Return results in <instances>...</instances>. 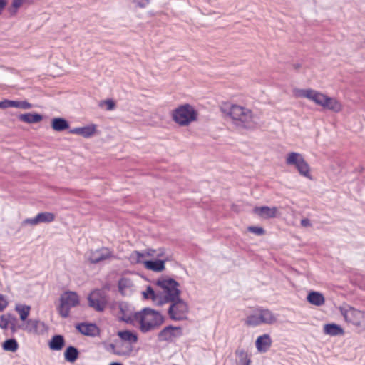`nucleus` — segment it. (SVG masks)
<instances>
[{"label":"nucleus","mask_w":365,"mask_h":365,"mask_svg":"<svg viewBox=\"0 0 365 365\" xmlns=\"http://www.w3.org/2000/svg\"><path fill=\"white\" fill-rule=\"evenodd\" d=\"M262 322L259 319V314H250L245 319V324L251 327H257L262 324Z\"/></svg>","instance_id":"c9c22d12"},{"label":"nucleus","mask_w":365,"mask_h":365,"mask_svg":"<svg viewBox=\"0 0 365 365\" xmlns=\"http://www.w3.org/2000/svg\"><path fill=\"white\" fill-rule=\"evenodd\" d=\"M247 231L257 236H262L266 232L265 230L260 226H249L247 227Z\"/></svg>","instance_id":"e433bc0d"},{"label":"nucleus","mask_w":365,"mask_h":365,"mask_svg":"<svg viewBox=\"0 0 365 365\" xmlns=\"http://www.w3.org/2000/svg\"><path fill=\"white\" fill-rule=\"evenodd\" d=\"M11 100L6 99V98L4 99L2 101L1 109L11 108Z\"/></svg>","instance_id":"09e8293b"},{"label":"nucleus","mask_w":365,"mask_h":365,"mask_svg":"<svg viewBox=\"0 0 365 365\" xmlns=\"http://www.w3.org/2000/svg\"><path fill=\"white\" fill-rule=\"evenodd\" d=\"M51 127L56 132H62L70 128V123L63 117H55L51 120Z\"/></svg>","instance_id":"4be33fe9"},{"label":"nucleus","mask_w":365,"mask_h":365,"mask_svg":"<svg viewBox=\"0 0 365 365\" xmlns=\"http://www.w3.org/2000/svg\"><path fill=\"white\" fill-rule=\"evenodd\" d=\"M106 350L119 356H130L133 351V346H125L124 349H120L118 345V340H115V344H110L106 348Z\"/></svg>","instance_id":"a211bd4d"},{"label":"nucleus","mask_w":365,"mask_h":365,"mask_svg":"<svg viewBox=\"0 0 365 365\" xmlns=\"http://www.w3.org/2000/svg\"><path fill=\"white\" fill-rule=\"evenodd\" d=\"M7 4V0H0V15H1L3 11L5 9Z\"/></svg>","instance_id":"864d4df0"},{"label":"nucleus","mask_w":365,"mask_h":365,"mask_svg":"<svg viewBox=\"0 0 365 365\" xmlns=\"http://www.w3.org/2000/svg\"><path fill=\"white\" fill-rule=\"evenodd\" d=\"M103 105L106 106L107 110H113L116 107L115 101L112 98H108L103 101H101L99 103V106H101Z\"/></svg>","instance_id":"4c0bfd02"},{"label":"nucleus","mask_w":365,"mask_h":365,"mask_svg":"<svg viewBox=\"0 0 365 365\" xmlns=\"http://www.w3.org/2000/svg\"><path fill=\"white\" fill-rule=\"evenodd\" d=\"M165 249L164 247H160L158 250H156V259H158L159 257H162L165 255Z\"/></svg>","instance_id":"3c124183"},{"label":"nucleus","mask_w":365,"mask_h":365,"mask_svg":"<svg viewBox=\"0 0 365 365\" xmlns=\"http://www.w3.org/2000/svg\"><path fill=\"white\" fill-rule=\"evenodd\" d=\"M118 319L126 324H133L134 321L139 323V329L143 333H148L158 329L165 322V317L160 311L150 307H144L140 311L133 312V308L128 302L118 303Z\"/></svg>","instance_id":"f257e3e1"},{"label":"nucleus","mask_w":365,"mask_h":365,"mask_svg":"<svg viewBox=\"0 0 365 365\" xmlns=\"http://www.w3.org/2000/svg\"><path fill=\"white\" fill-rule=\"evenodd\" d=\"M79 354L80 352L77 347L69 345L64 351V359L67 362L74 363L78 359Z\"/></svg>","instance_id":"393cba45"},{"label":"nucleus","mask_w":365,"mask_h":365,"mask_svg":"<svg viewBox=\"0 0 365 365\" xmlns=\"http://www.w3.org/2000/svg\"><path fill=\"white\" fill-rule=\"evenodd\" d=\"M2 101H0V108L1 109Z\"/></svg>","instance_id":"bf43d9fd"},{"label":"nucleus","mask_w":365,"mask_h":365,"mask_svg":"<svg viewBox=\"0 0 365 365\" xmlns=\"http://www.w3.org/2000/svg\"><path fill=\"white\" fill-rule=\"evenodd\" d=\"M11 108H16L21 109V101L11 100Z\"/></svg>","instance_id":"5fc2aeb1"},{"label":"nucleus","mask_w":365,"mask_h":365,"mask_svg":"<svg viewBox=\"0 0 365 365\" xmlns=\"http://www.w3.org/2000/svg\"><path fill=\"white\" fill-rule=\"evenodd\" d=\"M38 224H40V223H39L37 215H36L34 217H32V218H26V219L24 220L21 222L22 226H25L27 225L34 226V225H36Z\"/></svg>","instance_id":"a19ab883"},{"label":"nucleus","mask_w":365,"mask_h":365,"mask_svg":"<svg viewBox=\"0 0 365 365\" xmlns=\"http://www.w3.org/2000/svg\"><path fill=\"white\" fill-rule=\"evenodd\" d=\"M68 132L71 134L79 135L85 138H89L96 133V125L90 124L83 127H77L70 129Z\"/></svg>","instance_id":"f3484780"},{"label":"nucleus","mask_w":365,"mask_h":365,"mask_svg":"<svg viewBox=\"0 0 365 365\" xmlns=\"http://www.w3.org/2000/svg\"><path fill=\"white\" fill-rule=\"evenodd\" d=\"M88 306L98 312H103L108 301L103 291L98 289L93 290L87 297Z\"/></svg>","instance_id":"1a4fd4ad"},{"label":"nucleus","mask_w":365,"mask_h":365,"mask_svg":"<svg viewBox=\"0 0 365 365\" xmlns=\"http://www.w3.org/2000/svg\"><path fill=\"white\" fill-rule=\"evenodd\" d=\"M169 303H170V304L168 309L167 313L171 320L183 321L187 319L189 306L181 297Z\"/></svg>","instance_id":"423d86ee"},{"label":"nucleus","mask_w":365,"mask_h":365,"mask_svg":"<svg viewBox=\"0 0 365 365\" xmlns=\"http://www.w3.org/2000/svg\"><path fill=\"white\" fill-rule=\"evenodd\" d=\"M327 99H328L327 95L316 91L315 93L314 94L312 101H314L316 104H317L322 107H324V105H327V102L326 101Z\"/></svg>","instance_id":"f704fd0d"},{"label":"nucleus","mask_w":365,"mask_h":365,"mask_svg":"<svg viewBox=\"0 0 365 365\" xmlns=\"http://www.w3.org/2000/svg\"><path fill=\"white\" fill-rule=\"evenodd\" d=\"M272 345V339L268 334H264L258 336L255 341V346L260 353H265Z\"/></svg>","instance_id":"6ab92c4d"},{"label":"nucleus","mask_w":365,"mask_h":365,"mask_svg":"<svg viewBox=\"0 0 365 365\" xmlns=\"http://www.w3.org/2000/svg\"><path fill=\"white\" fill-rule=\"evenodd\" d=\"M66 345V340L61 334H54L48 342V346L51 351H61Z\"/></svg>","instance_id":"412c9836"},{"label":"nucleus","mask_w":365,"mask_h":365,"mask_svg":"<svg viewBox=\"0 0 365 365\" xmlns=\"http://www.w3.org/2000/svg\"><path fill=\"white\" fill-rule=\"evenodd\" d=\"M227 115L235 121L237 125L245 128H250L252 113L250 109L233 104L229 108Z\"/></svg>","instance_id":"20e7f679"},{"label":"nucleus","mask_w":365,"mask_h":365,"mask_svg":"<svg viewBox=\"0 0 365 365\" xmlns=\"http://www.w3.org/2000/svg\"><path fill=\"white\" fill-rule=\"evenodd\" d=\"M32 1L33 0H13L11 4L7 8L9 16L11 17L15 16L23 4H31Z\"/></svg>","instance_id":"cd10ccee"},{"label":"nucleus","mask_w":365,"mask_h":365,"mask_svg":"<svg viewBox=\"0 0 365 365\" xmlns=\"http://www.w3.org/2000/svg\"><path fill=\"white\" fill-rule=\"evenodd\" d=\"M307 301L312 305L320 307L325 303V298L322 293L311 290L307 295Z\"/></svg>","instance_id":"5701e85b"},{"label":"nucleus","mask_w":365,"mask_h":365,"mask_svg":"<svg viewBox=\"0 0 365 365\" xmlns=\"http://www.w3.org/2000/svg\"><path fill=\"white\" fill-rule=\"evenodd\" d=\"M0 328L7 329L9 328L8 321L5 314L0 316Z\"/></svg>","instance_id":"37998d69"},{"label":"nucleus","mask_w":365,"mask_h":365,"mask_svg":"<svg viewBox=\"0 0 365 365\" xmlns=\"http://www.w3.org/2000/svg\"><path fill=\"white\" fill-rule=\"evenodd\" d=\"M155 284L163 289V292H160V299L156 304L159 307L174 301L181 296L180 283L172 277H160L155 281Z\"/></svg>","instance_id":"f03ea898"},{"label":"nucleus","mask_w":365,"mask_h":365,"mask_svg":"<svg viewBox=\"0 0 365 365\" xmlns=\"http://www.w3.org/2000/svg\"><path fill=\"white\" fill-rule=\"evenodd\" d=\"M6 317V319L8 321V324H12V323H17L18 319L17 318L11 313H6L5 314Z\"/></svg>","instance_id":"49530a36"},{"label":"nucleus","mask_w":365,"mask_h":365,"mask_svg":"<svg viewBox=\"0 0 365 365\" xmlns=\"http://www.w3.org/2000/svg\"><path fill=\"white\" fill-rule=\"evenodd\" d=\"M145 252L146 256H148V257H153L154 255H156V250H155V249L148 248L145 250Z\"/></svg>","instance_id":"603ef678"},{"label":"nucleus","mask_w":365,"mask_h":365,"mask_svg":"<svg viewBox=\"0 0 365 365\" xmlns=\"http://www.w3.org/2000/svg\"><path fill=\"white\" fill-rule=\"evenodd\" d=\"M301 64L300 63H294L293 64V68L295 69V70H299L300 68H301Z\"/></svg>","instance_id":"4d7b16f0"},{"label":"nucleus","mask_w":365,"mask_h":365,"mask_svg":"<svg viewBox=\"0 0 365 365\" xmlns=\"http://www.w3.org/2000/svg\"><path fill=\"white\" fill-rule=\"evenodd\" d=\"M134 255L136 256L135 263L136 264H143V262H145V260H143V258L145 256H146L145 252H140V251L135 250V251H133V252L132 253L131 257H133Z\"/></svg>","instance_id":"ea45409f"},{"label":"nucleus","mask_w":365,"mask_h":365,"mask_svg":"<svg viewBox=\"0 0 365 365\" xmlns=\"http://www.w3.org/2000/svg\"><path fill=\"white\" fill-rule=\"evenodd\" d=\"M169 260L168 257L164 259H151L143 262L144 267L155 272H161L165 269V262Z\"/></svg>","instance_id":"2eb2a0df"},{"label":"nucleus","mask_w":365,"mask_h":365,"mask_svg":"<svg viewBox=\"0 0 365 365\" xmlns=\"http://www.w3.org/2000/svg\"><path fill=\"white\" fill-rule=\"evenodd\" d=\"M33 108V105L26 100L21 101V109H30Z\"/></svg>","instance_id":"de8ad7c7"},{"label":"nucleus","mask_w":365,"mask_h":365,"mask_svg":"<svg viewBox=\"0 0 365 365\" xmlns=\"http://www.w3.org/2000/svg\"><path fill=\"white\" fill-rule=\"evenodd\" d=\"M326 101L327 103V105H324V108L335 113H339L342 110L341 103L336 98L328 96V99Z\"/></svg>","instance_id":"bb28decb"},{"label":"nucleus","mask_w":365,"mask_h":365,"mask_svg":"<svg viewBox=\"0 0 365 365\" xmlns=\"http://www.w3.org/2000/svg\"><path fill=\"white\" fill-rule=\"evenodd\" d=\"M133 3L136 4L137 6L140 8H145L150 3V0H140L136 1L133 0Z\"/></svg>","instance_id":"a18cd8bd"},{"label":"nucleus","mask_w":365,"mask_h":365,"mask_svg":"<svg viewBox=\"0 0 365 365\" xmlns=\"http://www.w3.org/2000/svg\"><path fill=\"white\" fill-rule=\"evenodd\" d=\"M235 355L237 356L236 365H250L251 359L244 349H236Z\"/></svg>","instance_id":"c756f323"},{"label":"nucleus","mask_w":365,"mask_h":365,"mask_svg":"<svg viewBox=\"0 0 365 365\" xmlns=\"http://www.w3.org/2000/svg\"><path fill=\"white\" fill-rule=\"evenodd\" d=\"M341 313L348 323L352 324L359 331H365V312L349 307L341 309Z\"/></svg>","instance_id":"0eeeda50"},{"label":"nucleus","mask_w":365,"mask_h":365,"mask_svg":"<svg viewBox=\"0 0 365 365\" xmlns=\"http://www.w3.org/2000/svg\"><path fill=\"white\" fill-rule=\"evenodd\" d=\"M286 163L289 165H294L301 175L312 179L310 175V167L300 153L296 152L288 153Z\"/></svg>","instance_id":"6e6552de"},{"label":"nucleus","mask_w":365,"mask_h":365,"mask_svg":"<svg viewBox=\"0 0 365 365\" xmlns=\"http://www.w3.org/2000/svg\"><path fill=\"white\" fill-rule=\"evenodd\" d=\"M300 224L304 227L312 226L311 221L309 218H303L301 220Z\"/></svg>","instance_id":"8fccbe9b"},{"label":"nucleus","mask_w":365,"mask_h":365,"mask_svg":"<svg viewBox=\"0 0 365 365\" xmlns=\"http://www.w3.org/2000/svg\"><path fill=\"white\" fill-rule=\"evenodd\" d=\"M278 209L277 207H269L267 205L256 206L252 210V213L259 217L269 220L275 218L277 216Z\"/></svg>","instance_id":"4468645a"},{"label":"nucleus","mask_w":365,"mask_h":365,"mask_svg":"<svg viewBox=\"0 0 365 365\" xmlns=\"http://www.w3.org/2000/svg\"><path fill=\"white\" fill-rule=\"evenodd\" d=\"M15 310L19 313L20 319L25 322L29 319L30 314L31 307L26 304H17L15 306Z\"/></svg>","instance_id":"c85d7f7f"},{"label":"nucleus","mask_w":365,"mask_h":365,"mask_svg":"<svg viewBox=\"0 0 365 365\" xmlns=\"http://www.w3.org/2000/svg\"><path fill=\"white\" fill-rule=\"evenodd\" d=\"M182 335L183 332L181 327L169 324L158 332V340L160 342H172L175 339L180 338Z\"/></svg>","instance_id":"9d476101"},{"label":"nucleus","mask_w":365,"mask_h":365,"mask_svg":"<svg viewBox=\"0 0 365 365\" xmlns=\"http://www.w3.org/2000/svg\"><path fill=\"white\" fill-rule=\"evenodd\" d=\"M133 286V281L128 277H120L118 282V292L121 295H125V289L131 288Z\"/></svg>","instance_id":"2f4dec72"},{"label":"nucleus","mask_w":365,"mask_h":365,"mask_svg":"<svg viewBox=\"0 0 365 365\" xmlns=\"http://www.w3.org/2000/svg\"><path fill=\"white\" fill-rule=\"evenodd\" d=\"M171 117L173 120L180 126H188L197 120L198 112L192 105L184 103L172 110Z\"/></svg>","instance_id":"7ed1b4c3"},{"label":"nucleus","mask_w":365,"mask_h":365,"mask_svg":"<svg viewBox=\"0 0 365 365\" xmlns=\"http://www.w3.org/2000/svg\"><path fill=\"white\" fill-rule=\"evenodd\" d=\"M116 335L120 341L127 343L126 346H131L138 341V335L134 330L123 329L117 331Z\"/></svg>","instance_id":"dca6fc26"},{"label":"nucleus","mask_w":365,"mask_h":365,"mask_svg":"<svg viewBox=\"0 0 365 365\" xmlns=\"http://www.w3.org/2000/svg\"><path fill=\"white\" fill-rule=\"evenodd\" d=\"M79 303V297L76 292H64L59 298V305L57 308L58 314L63 318L68 317L70 309L72 307H77Z\"/></svg>","instance_id":"39448f33"},{"label":"nucleus","mask_w":365,"mask_h":365,"mask_svg":"<svg viewBox=\"0 0 365 365\" xmlns=\"http://www.w3.org/2000/svg\"><path fill=\"white\" fill-rule=\"evenodd\" d=\"M47 329L43 322L38 319H29L24 322V331L32 334H42Z\"/></svg>","instance_id":"f8f14e48"},{"label":"nucleus","mask_w":365,"mask_h":365,"mask_svg":"<svg viewBox=\"0 0 365 365\" xmlns=\"http://www.w3.org/2000/svg\"><path fill=\"white\" fill-rule=\"evenodd\" d=\"M109 365H123L121 362L118 361H113L109 364Z\"/></svg>","instance_id":"13d9d810"},{"label":"nucleus","mask_w":365,"mask_h":365,"mask_svg":"<svg viewBox=\"0 0 365 365\" xmlns=\"http://www.w3.org/2000/svg\"><path fill=\"white\" fill-rule=\"evenodd\" d=\"M39 223H50L54 221L55 215L53 212H42L37 215Z\"/></svg>","instance_id":"473e14b6"},{"label":"nucleus","mask_w":365,"mask_h":365,"mask_svg":"<svg viewBox=\"0 0 365 365\" xmlns=\"http://www.w3.org/2000/svg\"><path fill=\"white\" fill-rule=\"evenodd\" d=\"M113 253L108 247H102L94 251H91L88 257V260L91 264H96L104 260L111 259Z\"/></svg>","instance_id":"9b49d317"},{"label":"nucleus","mask_w":365,"mask_h":365,"mask_svg":"<svg viewBox=\"0 0 365 365\" xmlns=\"http://www.w3.org/2000/svg\"><path fill=\"white\" fill-rule=\"evenodd\" d=\"M124 343H125V342L119 341H118V345H119V348H120V349H124V348H125V346L127 344H125Z\"/></svg>","instance_id":"6e6d98bb"},{"label":"nucleus","mask_w":365,"mask_h":365,"mask_svg":"<svg viewBox=\"0 0 365 365\" xmlns=\"http://www.w3.org/2000/svg\"><path fill=\"white\" fill-rule=\"evenodd\" d=\"M75 327L80 334L86 336L96 337L100 334V329L95 323L80 322Z\"/></svg>","instance_id":"ddd939ff"},{"label":"nucleus","mask_w":365,"mask_h":365,"mask_svg":"<svg viewBox=\"0 0 365 365\" xmlns=\"http://www.w3.org/2000/svg\"><path fill=\"white\" fill-rule=\"evenodd\" d=\"M316 91L308 88V89H300L299 91V93H300L299 96L301 97L307 98L311 101H312L314 94L315 93Z\"/></svg>","instance_id":"58836bf2"},{"label":"nucleus","mask_w":365,"mask_h":365,"mask_svg":"<svg viewBox=\"0 0 365 365\" xmlns=\"http://www.w3.org/2000/svg\"><path fill=\"white\" fill-rule=\"evenodd\" d=\"M143 296L145 299H151L153 301L160 299V292L156 293L151 286H148L145 291L143 292Z\"/></svg>","instance_id":"72a5a7b5"},{"label":"nucleus","mask_w":365,"mask_h":365,"mask_svg":"<svg viewBox=\"0 0 365 365\" xmlns=\"http://www.w3.org/2000/svg\"><path fill=\"white\" fill-rule=\"evenodd\" d=\"M9 305V302L6 297L0 294V312H3Z\"/></svg>","instance_id":"79ce46f5"},{"label":"nucleus","mask_w":365,"mask_h":365,"mask_svg":"<svg viewBox=\"0 0 365 365\" xmlns=\"http://www.w3.org/2000/svg\"><path fill=\"white\" fill-rule=\"evenodd\" d=\"M323 331L325 334L331 336L343 335L344 334V329L341 326L336 323H327L323 327Z\"/></svg>","instance_id":"b1692460"},{"label":"nucleus","mask_w":365,"mask_h":365,"mask_svg":"<svg viewBox=\"0 0 365 365\" xmlns=\"http://www.w3.org/2000/svg\"><path fill=\"white\" fill-rule=\"evenodd\" d=\"M10 329L12 334L17 331L18 329L24 330V323L17 324V323H12L10 326Z\"/></svg>","instance_id":"c03bdc74"},{"label":"nucleus","mask_w":365,"mask_h":365,"mask_svg":"<svg viewBox=\"0 0 365 365\" xmlns=\"http://www.w3.org/2000/svg\"><path fill=\"white\" fill-rule=\"evenodd\" d=\"M18 119L28 124H34L41 122L43 119V115L36 112H29L19 114Z\"/></svg>","instance_id":"aec40b11"},{"label":"nucleus","mask_w":365,"mask_h":365,"mask_svg":"<svg viewBox=\"0 0 365 365\" xmlns=\"http://www.w3.org/2000/svg\"><path fill=\"white\" fill-rule=\"evenodd\" d=\"M1 347L4 351L15 352L18 350L19 346L15 338H9L1 344Z\"/></svg>","instance_id":"7c9ffc66"},{"label":"nucleus","mask_w":365,"mask_h":365,"mask_svg":"<svg viewBox=\"0 0 365 365\" xmlns=\"http://www.w3.org/2000/svg\"><path fill=\"white\" fill-rule=\"evenodd\" d=\"M259 312V319L262 324H272L277 320V317L267 309H260Z\"/></svg>","instance_id":"a878e982"}]
</instances>
